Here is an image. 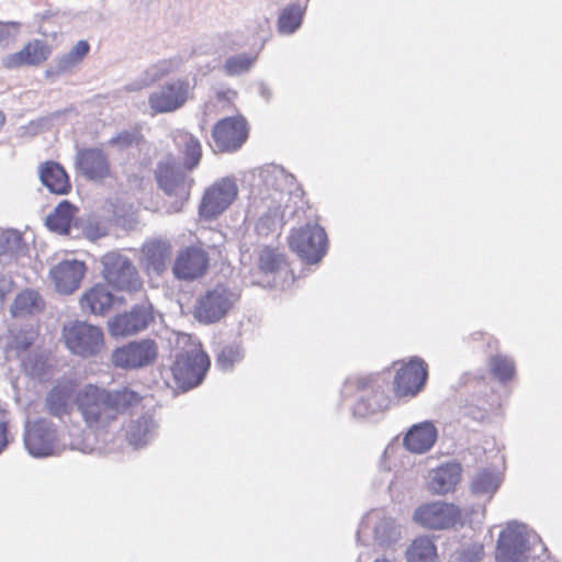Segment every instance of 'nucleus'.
<instances>
[{
	"mask_svg": "<svg viewBox=\"0 0 562 562\" xmlns=\"http://www.w3.org/2000/svg\"><path fill=\"white\" fill-rule=\"evenodd\" d=\"M42 183L55 194H67L71 190V183L65 169L56 161L48 160L38 168Z\"/></svg>",
	"mask_w": 562,
	"mask_h": 562,
	"instance_id": "obj_27",
	"label": "nucleus"
},
{
	"mask_svg": "<svg viewBox=\"0 0 562 562\" xmlns=\"http://www.w3.org/2000/svg\"><path fill=\"white\" fill-rule=\"evenodd\" d=\"M209 266V255L202 247L188 246L177 254L172 273L178 280L194 281L206 273Z\"/></svg>",
	"mask_w": 562,
	"mask_h": 562,
	"instance_id": "obj_15",
	"label": "nucleus"
},
{
	"mask_svg": "<svg viewBox=\"0 0 562 562\" xmlns=\"http://www.w3.org/2000/svg\"><path fill=\"white\" fill-rule=\"evenodd\" d=\"M235 181L222 179L211 186L203 194L199 205V216L204 221L217 218L237 198Z\"/></svg>",
	"mask_w": 562,
	"mask_h": 562,
	"instance_id": "obj_14",
	"label": "nucleus"
},
{
	"mask_svg": "<svg viewBox=\"0 0 562 562\" xmlns=\"http://www.w3.org/2000/svg\"><path fill=\"white\" fill-rule=\"evenodd\" d=\"M115 296L104 283L87 289L79 299L80 308L89 314L104 315L114 305Z\"/></svg>",
	"mask_w": 562,
	"mask_h": 562,
	"instance_id": "obj_23",
	"label": "nucleus"
},
{
	"mask_svg": "<svg viewBox=\"0 0 562 562\" xmlns=\"http://www.w3.org/2000/svg\"><path fill=\"white\" fill-rule=\"evenodd\" d=\"M140 137L142 136L138 133L123 131V132L119 133L111 140V143L114 145L121 146V147H128L133 144H137L139 142Z\"/></svg>",
	"mask_w": 562,
	"mask_h": 562,
	"instance_id": "obj_41",
	"label": "nucleus"
},
{
	"mask_svg": "<svg viewBox=\"0 0 562 562\" xmlns=\"http://www.w3.org/2000/svg\"><path fill=\"white\" fill-rule=\"evenodd\" d=\"M77 169L88 180H102L110 176L108 156L100 148H83L77 154Z\"/></svg>",
	"mask_w": 562,
	"mask_h": 562,
	"instance_id": "obj_19",
	"label": "nucleus"
},
{
	"mask_svg": "<svg viewBox=\"0 0 562 562\" xmlns=\"http://www.w3.org/2000/svg\"><path fill=\"white\" fill-rule=\"evenodd\" d=\"M86 273L87 266L83 261L63 260L49 270V278L58 293L69 295L80 288Z\"/></svg>",
	"mask_w": 562,
	"mask_h": 562,
	"instance_id": "obj_17",
	"label": "nucleus"
},
{
	"mask_svg": "<svg viewBox=\"0 0 562 562\" xmlns=\"http://www.w3.org/2000/svg\"><path fill=\"white\" fill-rule=\"evenodd\" d=\"M223 99V95L222 94H218L217 98H216V101L215 100H209L204 103L203 105V115L204 116H210V115H216V114H220L221 112L218 111V106H217V101L222 100Z\"/></svg>",
	"mask_w": 562,
	"mask_h": 562,
	"instance_id": "obj_43",
	"label": "nucleus"
},
{
	"mask_svg": "<svg viewBox=\"0 0 562 562\" xmlns=\"http://www.w3.org/2000/svg\"><path fill=\"white\" fill-rule=\"evenodd\" d=\"M525 549V537L519 526L507 525L497 540V562H522Z\"/></svg>",
	"mask_w": 562,
	"mask_h": 562,
	"instance_id": "obj_18",
	"label": "nucleus"
},
{
	"mask_svg": "<svg viewBox=\"0 0 562 562\" xmlns=\"http://www.w3.org/2000/svg\"><path fill=\"white\" fill-rule=\"evenodd\" d=\"M255 58L247 55H237L226 59L224 70L228 76H237L250 69Z\"/></svg>",
	"mask_w": 562,
	"mask_h": 562,
	"instance_id": "obj_39",
	"label": "nucleus"
},
{
	"mask_svg": "<svg viewBox=\"0 0 562 562\" xmlns=\"http://www.w3.org/2000/svg\"><path fill=\"white\" fill-rule=\"evenodd\" d=\"M461 475L462 468L459 463L441 464L430 471L428 488L432 494L446 495L456 490L461 481Z\"/></svg>",
	"mask_w": 562,
	"mask_h": 562,
	"instance_id": "obj_22",
	"label": "nucleus"
},
{
	"mask_svg": "<svg viewBox=\"0 0 562 562\" xmlns=\"http://www.w3.org/2000/svg\"><path fill=\"white\" fill-rule=\"evenodd\" d=\"M61 339L72 355L82 358L98 356L105 346L102 329L82 321H72L65 324L61 330Z\"/></svg>",
	"mask_w": 562,
	"mask_h": 562,
	"instance_id": "obj_4",
	"label": "nucleus"
},
{
	"mask_svg": "<svg viewBox=\"0 0 562 562\" xmlns=\"http://www.w3.org/2000/svg\"><path fill=\"white\" fill-rule=\"evenodd\" d=\"M50 55V47L41 40L27 42L23 48L16 53L8 55L2 59V66L5 69H14L23 66H38Z\"/></svg>",
	"mask_w": 562,
	"mask_h": 562,
	"instance_id": "obj_20",
	"label": "nucleus"
},
{
	"mask_svg": "<svg viewBox=\"0 0 562 562\" xmlns=\"http://www.w3.org/2000/svg\"><path fill=\"white\" fill-rule=\"evenodd\" d=\"M249 123L241 114L217 120L211 130V143L214 153H235L249 137Z\"/></svg>",
	"mask_w": 562,
	"mask_h": 562,
	"instance_id": "obj_8",
	"label": "nucleus"
},
{
	"mask_svg": "<svg viewBox=\"0 0 562 562\" xmlns=\"http://www.w3.org/2000/svg\"><path fill=\"white\" fill-rule=\"evenodd\" d=\"M74 380L58 381L46 396V407L56 417L68 415L71 411V397L76 390Z\"/></svg>",
	"mask_w": 562,
	"mask_h": 562,
	"instance_id": "obj_25",
	"label": "nucleus"
},
{
	"mask_svg": "<svg viewBox=\"0 0 562 562\" xmlns=\"http://www.w3.org/2000/svg\"><path fill=\"white\" fill-rule=\"evenodd\" d=\"M24 442L31 454L48 456L55 448V430L45 420L35 422L27 427Z\"/></svg>",
	"mask_w": 562,
	"mask_h": 562,
	"instance_id": "obj_21",
	"label": "nucleus"
},
{
	"mask_svg": "<svg viewBox=\"0 0 562 562\" xmlns=\"http://www.w3.org/2000/svg\"><path fill=\"white\" fill-rule=\"evenodd\" d=\"M389 384V378L382 372L348 382L346 393L356 398L353 414L366 417L389 409L393 404Z\"/></svg>",
	"mask_w": 562,
	"mask_h": 562,
	"instance_id": "obj_2",
	"label": "nucleus"
},
{
	"mask_svg": "<svg viewBox=\"0 0 562 562\" xmlns=\"http://www.w3.org/2000/svg\"><path fill=\"white\" fill-rule=\"evenodd\" d=\"M490 367L492 374L501 382H506L513 379L515 374L514 362L504 356H494L490 359Z\"/></svg>",
	"mask_w": 562,
	"mask_h": 562,
	"instance_id": "obj_38",
	"label": "nucleus"
},
{
	"mask_svg": "<svg viewBox=\"0 0 562 562\" xmlns=\"http://www.w3.org/2000/svg\"><path fill=\"white\" fill-rule=\"evenodd\" d=\"M8 445V438H7V425L2 422H0V452L4 449V447Z\"/></svg>",
	"mask_w": 562,
	"mask_h": 562,
	"instance_id": "obj_45",
	"label": "nucleus"
},
{
	"mask_svg": "<svg viewBox=\"0 0 562 562\" xmlns=\"http://www.w3.org/2000/svg\"><path fill=\"white\" fill-rule=\"evenodd\" d=\"M150 432V426L147 419L140 418L132 422L126 429V439L135 448L147 443Z\"/></svg>",
	"mask_w": 562,
	"mask_h": 562,
	"instance_id": "obj_36",
	"label": "nucleus"
},
{
	"mask_svg": "<svg viewBox=\"0 0 562 562\" xmlns=\"http://www.w3.org/2000/svg\"><path fill=\"white\" fill-rule=\"evenodd\" d=\"M195 87V79L190 80L187 77L165 82L148 97L151 114L172 113L183 108L188 101L194 98Z\"/></svg>",
	"mask_w": 562,
	"mask_h": 562,
	"instance_id": "obj_6",
	"label": "nucleus"
},
{
	"mask_svg": "<svg viewBox=\"0 0 562 562\" xmlns=\"http://www.w3.org/2000/svg\"><path fill=\"white\" fill-rule=\"evenodd\" d=\"M5 124V115L4 113L0 110V130L3 127V125Z\"/></svg>",
	"mask_w": 562,
	"mask_h": 562,
	"instance_id": "obj_47",
	"label": "nucleus"
},
{
	"mask_svg": "<svg viewBox=\"0 0 562 562\" xmlns=\"http://www.w3.org/2000/svg\"><path fill=\"white\" fill-rule=\"evenodd\" d=\"M12 289L13 282L5 277H0V300H3L8 294H10Z\"/></svg>",
	"mask_w": 562,
	"mask_h": 562,
	"instance_id": "obj_44",
	"label": "nucleus"
},
{
	"mask_svg": "<svg viewBox=\"0 0 562 562\" xmlns=\"http://www.w3.org/2000/svg\"><path fill=\"white\" fill-rule=\"evenodd\" d=\"M239 297V293L227 285L217 284L196 299L193 316L202 324H214L227 315Z\"/></svg>",
	"mask_w": 562,
	"mask_h": 562,
	"instance_id": "obj_7",
	"label": "nucleus"
},
{
	"mask_svg": "<svg viewBox=\"0 0 562 562\" xmlns=\"http://www.w3.org/2000/svg\"><path fill=\"white\" fill-rule=\"evenodd\" d=\"M140 402L142 396L127 386L111 391L88 384L74 397L87 427L94 431L105 430L120 415Z\"/></svg>",
	"mask_w": 562,
	"mask_h": 562,
	"instance_id": "obj_1",
	"label": "nucleus"
},
{
	"mask_svg": "<svg viewBox=\"0 0 562 562\" xmlns=\"http://www.w3.org/2000/svg\"><path fill=\"white\" fill-rule=\"evenodd\" d=\"M437 439V429L431 423L413 426L404 438L405 447L414 453L428 451Z\"/></svg>",
	"mask_w": 562,
	"mask_h": 562,
	"instance_id": "obj_29",
	"label": "nucleus"
},
{
	"mask_svg": "<svg viewBox=\"0 0 562 562\" xmlns=\"http://www.w3.org/2000/svg\"><path fill=\"white\" fill-rule=\"evenodd\" d=\"M161 64H162V68L160 70V75H162V76L168 75L176 68V65H173V61L171 59L164 60Z\"/></svg>",
	"mask_w": 562,
	"mask_h": 562,
	"instance_id": "obj_46",
	"label": "nucleus"
},
{
	"mask_svg": "<svg viewBox=\"0 0 562 562\" xmlns=\"http://www.w3.org/2000/svg\"><path fill=\"white\" fill-rule=\"evenodd\" d=\"M154 322L153 307L149 304L135 305L130 312L116 315L109 324L112 336H128L144 330Z\"/></svg>",
	"mask_w": 562,
	"mask_h": 562,
	"instance_id": "obj_16",
	"label": "nucleus"
},
{
	"mask_svg": "<svg viewBox=\"0 0 562 562\" xmlns=\"http://www.w3.org/2000/svg\"><path fill=\"white\" fill-rule=\"evenodd\" d=\"M38 337V330L35 327L11 329L3 337L4 353L8 360L21 359L34 345Z\"/></svg>",
	"mask_w": 562,
	"mask_h": 562,
	"instance_id": "obj_26",
	"label": "nucleus"
},
{
	"mask_svg": "<svg viewBox=\"0 0 562 562\" xmlns=\"http://www.w3.org/2000/svg\"><path fill=\"white\" fill-rule=\"evenodd\" d=\"M210 366V357L201 345L191 344L188 349H183L176 355L169 367L173 386L181 391L198 386L204 380Z\"/></svg>",
	"mask_w": 562,
	"mask_h": 562,
	"instance_id": "obj_3",
	"label": "nucleus"
},
{
	"mask_svg": "<svg viewBox=\"0 0 562 562\" xmlns=\"http://www.w3.org/2000/svg\"><path fill=\"white\" fill-rule=\"evenodd\" d=\"M158 357V346L153 339H140L117 347L112 352V363L122 369H139L153 364Z\"/></svg>",
	"mask_w": 562,
	"mask_h": 562,
	"instance_id": "obj_13",
	"label": "nucleus"
},
{
	"mask_svg": "<svg viewBox=\"0 0 562 562\" xmlns=\"http://www.w3.org/2000/svg\"><path fill=\"white\" fill-rule=\"evenodd\" d=\"M90 45L87 41H79L70 52L63 55L58 60L60 70H67L78 65L89 53Z\"/></svg>",
	"mask_w": 562,
	"mask_h": 562,
	"instance_id": "obj_37",
	"label": "nucleus"
},
{
	"mask_svg": "<svg viewBox=\"0 0 562 562\" xmlns=\"http://www.w3.org/2000/svg\"><path fill=\"white\" fill-rule=\"evenodd\" d=\"M173 142L182 155L183 166L189 170L195 168L202 157L200 140L186 130H177L173 134Z\"/></svg>",
	"mask_w": 562,
	"mask_h": 562,
	"instance_id": "obj_28",
	"label": "nucleus"
},
{
	"mask_svg": "<svg viewBox=\"0 0 562 562\" xmlns=\"http://www.w3.org/2000/svg\"><path fill=\"white\" fill-rule=\"evenodd\" d=\"M144 270L149 276H161L166 272L171 257L170 244L153 240L144 245Z\"/></svg>",
	"mask_w": 562,
	"mask_h": 562,
	"instance_id": "obj_24",
	"label": "nucleus"
},
{
	"mask_svg": "<svg viewBox=\"0 0 562 562\" xmlns=\"http://www.w3.org/2000/svg\"><path fill=\"white\" fill-rule=\"evenodd\" d=\"M102 277L108 285L120 292L135 293L143 289L139 273L126 256L112 251L101 258Z\"/></svg>",
	"mask_w": 562,
	"mask_h": 562,
	"instance_id": "obj_5",
	"label": "nucleus"
},
{
	"mask_svg": "<svg viewBox=\"0 0 562 562\" xmlns=\"http://www.w3.org/2000/svg\"><path fill=\"white\" fill-rule=\"evenodd\" d=\"M483 555V547L481 544L474 546L469 551H462L459 555L460 562H475Z\"/></svg>",
	"mask_w": 562,
	"mask_h": 562,
	"instance_id": "obj_42",
	"label": "nucleus"
},
{
	"mask_svg": "<svg viewBox=\"0 0 562 562\" xmlns=\"http://www.w3.org/2000/svg\"><path fill=\"white\" fill-rule=\"evenodd\" d=\"M285 263V257L278 248L263 246L257 251V266L261 273H276Z\"/></svg>",
	"mask_w": 562,
	"mask_h": 562,
	"instance_id": "obj_32",
	"label": "nucleus"
},
{
	"mask_svg": "<svg viewBox=\"0 0 562 562\" xmlns=\"http://www.w3.org/2000/svg\"><path fill=\"white\" fill-rule=\"evenodd\" d=\"M241 359V352L237 346H225L217 355V364L224 369H231L236 362Z\"/></svg>",
	"mask_w": 562,
	"mask_h": 562,
	"instance_id": "obj_40",
	"label": "nucleus"
},
{
	"mask_svg": "<svg viewBox=\"0 0 562 562\" xmlns=\"http://www.w3.org/2000/svg\"><path fill=\"white\" fill-rule=\"evenodd\" d=\"M155 179L159 189L173 200L170 204L171 211L180 212L190 198L191 181L178 171L176 159L168 158L158 162Z\"/></svg>",
	"mask_w": 562,
	"mask_h": 562,
	"instance_id": "obj_9",
	"label": "nucleus"
},
{
	"mask_svg": "<svg viewBox=\"0 0 562 562\" xmlns=\"http://www.w3.org/2000/svg\"><path fill=\"white\" fill-rule=\"evenodd\" d=\"M304 10L296 4L285 7L278 19V31L281 34H292L302 24Z\"/></svg>",
	"mask_w": 562,
	"mask_h": 562,
	"instance_id": "obj_35",
	"label": "nucleus"
},
{
	"mask_svg": "<svg viewBox=\"0 0 562 562\" xmlns=\"http://www.w3.org/2000/svg\"><path fill=\"white\" fill-rule=\"evenodd\" d=\"M501 484L499 473L492 468L480 470L471 482V490L476 495H493Z\"/></svg>",
	"mask_w": 562,
	"mask_h": 562,
	"instance_id": "obj_31",
	"label": "nucleus"
},
{
	"mask_svg": "<svg viewBox=\"0 0 562 562\" xmlns=\"http://www.w3.org/2000/svg\"><path fill=\"white\" fill-rule=\"evenodd\" d=\"M289 245L303 261L316 263L326 252L327 236L318 224H306L291 233Z\"/></svg>",
	"mask_w": 562,
	"mask_h": 562,
	"instance_id": "obj_10",
	"label": "nucleus"
},
{
	"mask_svg": "<svg viewBox=\"0 0 562 562\" xmlns=\"http://www.w3.org/2000/svg\"><path fill=\"white\" fill-rule=\"evenodd\" d=\"M437 557V548L428 537L416 538L406 552L407 562H435Z\"/></svg>",
	"mask_w": 562,
	"mask_h": 562,
	"instance_id": "obj_33",
	"label": "nucleus"
},
{
	"mask_svg": "<svg viewBox=\"0 0 562 562\" xmlns=\"http://www.w3.org/2000/svg\"><path fill=\"white\" fill-rule=\"evenodd\" d=\"M76 212L77 207L64 200L46 217V225L53 232L68 234Z\"/></svg>",
	"mask_w": 562,
	"mask_h": 562,
	"instance_id": "obj_30",
	"label": "nucleus"
},
{
	"mask_svg": "<svg viewBox=\"0 0 562 562\" xmlns=\"http://www.w3.org/2000/svg\"><path fill=\"white\" fill-rule=\"evenodd\" d=\"M413 518L424 528L443 530L461 524L462 512L452 503L430 502L418 506Z\"/></svg>",
	"mask_w": 562,
	"mask_h": 562,
	"instance_id": "obj_11",
	"label": "nucleus"
},
{
	"mask_svg": "<svg viewBox=\"0 0 562 562\" xmlns=\"http://www.w3.org/2000/svg\"><path fill=\"white\" fill-rule=\"evenodd\" d=\"M396 364H400V368L396 370L393 381L395 397L415 396L422 391L427 381V363L418 357H413L406 362H395L394 366Z\"/></svg>",
	"mask_w": 562,
	"mask_h": 562,
	"instance_id": "obj_12",
	"label": "nucleus"
},
{
	"mask_svg": "<svg viewBox=\"0 0 562 562\" xmlns=\"http://www.w3.org/2000/svg\"><path fill=\"white\" fill-rule=\"evenodd\" d=\"M43 307L44 302L38 292L34 290H24L15 296L11 310L16 316L32 314L41 311Z\"/></svg>",
	"mask_w": 562,
	"mask_h": 562,
	"instance_id": "obj_34",
	"label": "nucleus"
}]
</instances>
